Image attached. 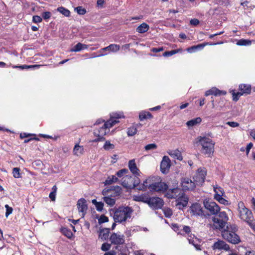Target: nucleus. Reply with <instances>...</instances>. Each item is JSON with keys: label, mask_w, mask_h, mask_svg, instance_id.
<instances>
[{"label": "nucleus", "mask_w": 255, "mask_h": 255, "mask_svg": "<svg viewBox=\"0 0 255 255\" xmlns=\"http://www.w3.org/2000/svg\"><path fill=\"white\" fill-rule=\"evenodd\" d=\"M123 112H115L110 114V118L105 122L102 127L94 129V134L96 136L104 137V136L109 131V128L116 124L119 122L118 120L124 118Z\"/></svg>", "instance_id": "1"}, {"label": "nucleus", "mask_w": 255, "mask_h": 255, "mask_svg": "<svg viewBox=\"0 0 255 255\" xmlns=\"http://www.w3.org/2000/svg\"><path fill=\"white\" fill-rule=\"evenodd\" d=\"M133 212L132 208L128 206H120L110 211V214H113L114 221L119 223L125 222L130 219Z\"/></svg>", "instance_id": "2"}, {"label": "nucleus", "mask_w": 255, "mask_h": 255, "mask_svg": "<svg viewBox=\"0 0 255 255\" xmlns=\"http://www.w3.org/2000/svg\"><path fill=\"white\" fill-rule=\"evenodd\" d=\"M238 228L235 224H228L226 229L222 232L223 239L230 243L234 245L238 244L241 242L240 236L236 233Z\"/></svg>", "instance_id": "3"}, {"label": "nucleus", "mask_w": 255, "mask_h": 255, "mask_svg": "<svg viewBox=\"0 0 255 255\" xmlns=\"http://www.w3.org/2000/svg\"><path fill=\"white\" fill-rule=\"evenodd\" d=\"M194 142L200 143L202 145L201 152L207 157H212L213 156L215 142L211 139L205 136H199L195 139Z\"/></svg>", "instance_id": "4"}, {"label": "nucleus", "mask_w": 255, "mask_h": 255, "mask_svg": "<svg viewBox=\"0 0 255 255\" xmlns=\"http://www.w3.org/2000/svg\"><path fill=\"white\" fill-rule=\"evenodd\" d=\"M238 207L240 209L239 213L241 219L247 222L251 228H254L255 222L252 211L245 207L243 202L239 203Z\"/></svg>", "instance_id": "5"}, {"label": "nucleus", "mask_w": 255, "mask_h": 255, "mask_svg": "<svg viewBox=\"0 0 255 255\" xmlns=\"http://www.w3.org/2000/svg\"><path fill=\"white\" fill-rule=\"evenodd\" d=\"M121 188L119 186H111L107 190L104 189L102 193L104 195H106L107 193L110 192H114V193L111 194L108 196H104L103 198L104 201L108 205L113 206L116 203V200L113 198L112 197H117L120 196L121 192Z\"/></svg>", "instance_id": "6"}, {"label": "nucleus", "mask_w": 255, "mask_h": 255, "mask_svg": "<svg viewBox=\"0 0 255 255\" xmlns=\"http://www.w3.org/2000/svg\"><path fill=\"white\" fill-rule=\"evenodd\" d=\"M216 215V216L212 218L215 228L219 230L224 229L226 224L227 225L228 224L227 222L229 220V217L227 213L225 211H219Z\"/></svg>", "instance_id": "7"}, {"label": "nucleus", "mask_w": 255, "mask_h": 255, "mask_svg": "<svg viewBox=\"0 0 255 255\" xmlns=\"http://www.w3.org/2000/svg\"><path fill=\"white\" fill-rule=\"evenodd\" d=\"M206 171L205 168H199L196 173L193 177L194 181H192V190L196 186H202L205 182L206 176Z\"/></svg>", "instance_id": "8"}, {"label": "nucleus", "mask_w": 255, "mask_h": 255, "mask_svg": "<svg viewBox=\"0 0 255 255\" xmlns=\"http://www.w3.org/2000/svg\"><path fill=\"white\" fill-rule=\"evenodd\" d=\"M192 215L202 219L210 217L209 213L204 210L201 204L197 203H192Z\"/></svg>", "instance_id": "9"}, {"label": "nucleus", "mask_w": 255, "mask_h": 255, "mask_svg": "<svg viewBox=\"0 0 255 255\" xmlns=\"http://www.w3.org/2000/svg\"><path fill=\"white\" fill-rule=\"evenodd\" d=\"M203 205L205 208L210 212V216L217 215L221 209L216 202L209 199H204Z\"/></svg>", "instance_id": "10"}, {"label": "nucleus", "mask_w": 255, "mask_h": 255, "mask_svg": "<svg viewBox=\"0 0 255 255\" xmlns=\"http://www.w3.org/2000/svg\"><path fill=\"white\" fill-rule=\"evenodd\" d=\"M110 241L111 244L116 245L114 249L119 251H121V248L118 245H121L125 244V236L123 235H119L117 233H112L110 237Z\"/></svg>", "instance_id": "11"}, {"label": "nucleus", "mask_w": 255, "mask_h": 255, "mask_svg": "<svg viewBox=\"0 0 255 255\" xmlns=\"http://www.w3.org/2000/svg\"><path fill=\"white\" fill-rule=\"evenodd\" d=\"M183 193L184 191L178 187V186L173 187L168 189L165 194V196L168 199H177Z\"/></svg>", "instance_id": "12"}, {"label": "nucleus", "mask_w": 255, "mask_h": 255, "mask_svg": "<svg viewBox=\"0 0 255 255\" xmlns=\"http://www.w3.org/2000/svg\"><path fill=\"white\" fill-rule=\"evenodd\" d=\"M164 205L163 200L159 197H151L149 206L153 209H161Z\"/></svg>", "instance_id": "13"}, {"label": "nucleus", "mask_w": 255, "mask_h": 255, "mask_svg": "<svg viewBox=\"0 0 255 255\" xmlns=\"http://www.w3.org/2000/svg\"><path fill=\"white\" fill-rule=\"evenodd\" d=\"M151 191L165 192L168 189V185L165 182H154V184L150 185Z\"/></svg>", "instance_id": "14"}, {"label": "nucleus", "mask_w": 255, "mask_h": 255, "mask_svg": "<svg viewBox=\"0 0 255 255\" xmlns=\"http://www.w3.org/2000/svg\"><path fill=\"white\" fill-rule=\"evenodd\" d=\"M170 162V160L168 156H164L163 157L160 163V171L162 173L166 174L168 172L171 166Z\"/></svg>", "instance_id": "15"}, {"label": "nucleus", "mask_w": 255, "mask_h": 255, "mask_svg": "<svg viewBox=\"0 0 255 255\" xmlns=\"http://www.w3.org/2000/svg\"><path fill=\"white\" fill-rule=\"evenodd\" d=\"M77 206L79 212L82 214V218H84L88 209V205L86 200L83 198L79 199L77 201Z\"/></svg>", "instance_id": "16"}, {"label": "nucleus", "mask_w": 255, "mask_h": 255, "mask_svg": "<svg viewBox=\"0 0 255 255\" xmlns=\"http://www.w3.org/2000/svg\"><path fill=\"white\" fill-rule=\"evenodd\" d=\"M213 250H225L229 251L230 250V246L225 242L219 240L215 242L212 247Z\"/></svg>", "instance_id": "17"}, {"label": "nucleus", "mask_w": 255, "mask_h": 255, "mask_svg": "<svg viewBox=\"0 0 255 255\" xmlns=\"http://www.w3.org/2000/svg\"><path fill=\"white\" fill-rule=\"evenodd\" d=\"M189 199L187 196L185 195L184 192L182 193L177 199V205L178 206L179 209H183L184 207H186Z\"/></svg>", "instance_id": "18"}, {"label": "nucleus", "mask_w": 255, "mask_h": 255, "mask_svg": "<svg viewBox=\"0 0 255 255\" xmlns=\"http://www.w3.org/2000/svg\"><path fill=\"white\" fill-rule=\"evenodd\" d=\"M227 94V92L224 90H220L216 87H212L211 89L207 90L205 95L206 96H209L210 95H214L215 96L225 95Z\"/></svg>", "instance_id": "19"}, {"label": "nucleus", "mask_w": 255, "mask_h": 255, "mask_svg": "<svg viewBox=\"0 0 255 255\" xmlns=\"http://www.w3.org/2000/svg\"><path fill=\"white\" fill-rule=\"evenodd\" d=\"M128 166L130 172L135 176H139V170L136 166L134 159L130 160L128 161Z\"/></svg>", "instance_id": "20"}, {"label": "nucleus", "mask_w": 255, "mask_h": 255, "mask_svg": "<svg viewBox=\"0 0 255 255\" xmlns=\"http://www.w3.org/2000/svg\"><path fill=\"white\" fill-rule=\"evenodd\" d=\"M181 185L183 191H188L191 187V180L189 178H182L181 179Z\"/></svg>", "instance_id": "21"}, {"label": "nucleus", "mask_w": 255, "mask_h": 255, "mask_svg": "<svg viewBox=\"0 0 255 255\" xmlns=\"http://www.w3.org/2000/svg\"><path fill=\"white\" fill-rule=\"evenodd\" d=\"M239 90L244 95H248L251 94L252 88L250 85L241 84L239 85Z\"/></svg>", "instance_id": "22"}, {"label": "nucleus", "mask_w": 255, "mask_h": 255, "mask_svg": "<svg viewBox=\"0 0 255 255\" xmlns=\"http://www.w3.org/2000/svg\"><path fill=\"white\" fill-rule=\"evenodd\" d=\"M110 233V229L104 228L101 229L99 233V238L103 241H106L108 240Z\"/></svg>", "instance_id": "23"}, {"label": "nucleus", "mask_w": 255, "mask_h": 255, "mask_svg": "<svg viewBox=\"0 0 255 255\" xmlns=\"http://www.w3.org/2000/svg\"><path fill=\"white\" fill-rule=\"evenodd\" d=\"M87 48V45L79 42L76 44L72 49H71L70 51L77 52H79L82 50L86 49Z\"/></svg>", "instance_id": "24"}, {"label": "nucleus", "mask_w": 255, "mask_h": 255, "mask_svg": "<svg viewBox=\"0 0 255 255\" xmlns=\"http://www.w3.org/2000/svg\"><path fill=\"white\" fill-rule=\"evenodd\" d=\"M149 28V25L145 22L142 23L136 28V31L140 33L147 32Z\"/></svg>", "instance_id": "25"}, {"label": "nucleus", "mask_w": 255, "mask_h": 255, "mask_svg": "<svg viewBox=\"0 0 255 255\" xmlns=\"http://www.w3.org/2000/svg\"><path fill=\"white\" fill-rule=\"evenodd\" d=\"M60 232L63 235L66 236L68 239H71L73 236L71 231L67 228H61L60 229Z\"/></svg>", "instance_id": "26"}, {"label": "nucleus", "mask_w": 255, "mask_h": 255, "mask_svg": "<svg viewBox=\"0 0 255 255\" xmlns=\"http://www.w3.org/2000/svg\"><path fill=\"white\" fill-rule=\"evenodd\" d=\"M84 152V148L82 146H80L77 144L75 145L73 149V153L74 155L79 156L82 154Z\"/></svg>", "instance_id": "27"}, {"label": "nucleus", "mask_w": 255, "mask_h": 255, "mask_svg": "<svg viewBox=\"0 0 255 255\" xmlns=\"http://www.w3.org/2000/svg\"><path fill=\"white\" fill-rule=\"evenodd\" d=\"M152 118V116L149 112L142 111L140 113L139 115V118L140 121H143L147 119H151Z\"/></svg>", "instance_id": "28"}, {"label": "nucleus", "mask_w": 255, "mask_h": 255, "mask_svg": "<svg viewBox=\"0 0 255 255\" xmlns=\"http://www.w3.org/2000/svg\"><path fill=\"white\" fill-rule=\"evenodd\" d=\"M57 11L63 14L66 17H69L70 16V11L67 8L63 6L58 7L57 8Z\"/></svg>", "instance_id": "29"}, {"label": "nucleus", "mask_w": 255, "mask_h": 255, "mask_svg": "<svg viewBox=\"0 0 255 255\" xmlns=\"http://www.w3.org/2000/svg\"><path fill=\"white\" fill-rule=\"evenodd\" d=\"M169 154L174 158L177 159L179 160H181L182 159L181 154L178 150L171 151Z\"/></svg>", "instance_id": "30"}, {"label": "nucleus", "mask_w": 255, "mask_h": 255, "mask_svg": "<svg viewBox=\"0 0 255 255\" xmlns=\"http://www.w3.org/2000/svg\"><path fill=\"white\" fill-rule=\"evenodd\" d=\"M118 181V178L115 175L109 176L105 180V185H110L112 183H116Z\"/></svg>", "instance_id": "31"}, {"label": "nucleus", "mask_w": 255, "mask_h": 255, "mask_svg": "<svg viewBox=\"0 0 255 255\" xmlns=\"http://www.w3.org/2000/svg\"><path fill=\"white\" fill-rule=\"evenodd\" d=\"M127 178L131 179V176L127 175L126 177H123L122 178V185L124 187H125L127 189H131V184H129L128 182L126 181Z\"/></svg>", "instance_id": "32"}, {"label": "nucleus", "mask_w": 255, "mask_h": 255, "mask_svg": "<svg viewBox=\"0 0 255 255\" xmlns=\"http://www.w3.org/2000/svg\"><path fill=\"white\" fill-rule=\"evenodd\" d=\"M252 44V41L249 39H241L238 41L237 44L240 46H248Z\"/></svg>", "instance_id": "33"}, {"label": "nucleus", "mask_w": 255, "mask_h": 255, "mask_svg": "<svg viewBox=\"0 0 255 255\" xmlns=\"http://www.w3.org/2000/svg\"><path fill=\"white\" fill-rule=\"evenodd\" d=\"M182 225H179L177 224H172V229L177 233V234L182 235L183 233L181 232Z\"/></svg>", "instance_id": "34"}, {"label": "nucleus", "mask_w": 255, "mask_h": 255, "mask_svg": "<svg viewBox=\"0 0 255 255\" xmlns=\"http://www.w3.org/2000/svg\"><path fill=\"white\" fill-rule=\"evenodd\" d=\"M39 67V65H15L13 66V68H19L20 69H30V68H38Z\"/></svg>", "instance_id": "35"}, {"label": "nucleus", "mask_w": 255, "mask_h": 255, "mask_svg": "<svg viewBox=\"0 0 255 255\" xmlns=\"http://www.w3.org/2000/svg\"><path fill=\"white\" fill-rule=\"evenodd\" d=\"M138 176H135L136 178H134V180L133 181V182L130 183L131 184V189H133L135 188L137 189L138 187H139V186L140 184V179L137 177Z\"/></svg>", "instance_id": "36"}, {"label": "nucleus", "mask_w": 255, "mask_h": 255, "mask_svg": "<svg viewBox=\"0 0 255 255\" xmlns=\"http://www.w3.org/2000/svg\"><path fill=\"white\" fill-rule=\"evenodd\" d=\"M138 176H135L136 178H134V180L133 181V182L130 183L131 184V189H133L135 188L137 189L138 187H139V186L140 184V179L137 177Z\"/></svg>", "instance_id": "37"}, {"label": "nucleus", "mask_w": 255, "mask_h": 255, "mask_svg": "<svg viewBox=\"0 0 255 255\" xmlns=\"http://www.w3.org/2000/svg\"><path fill=\"white\" fill-rule=\"evenodd\" d=\"M207 43H203L197 44L196 45L192 46V52H197L198 51L201 50L204 48L205 45H206Z\"/></svg>", "instance_id": "38"}, {"label": "nucleus", "mask_w": 255, "mask_h": 255, "mask_svg": "<svg viewBox=\"0 0 255 255\" xmlns=\"http://www.w3.org/2000/svg\"><path fill=\"white\" fill-rule=\"evenodd\" d=\"M103 148L106 150H110L113 149L115 148V145L111 143L110 141L106 140L103 146Z\"/></svg>", "instance_id": "39"}, {"label": "nucleus", "mask_w": 255, "mask_h": 255, "mask_svg": "<svg viewBox=\"0 0 255 255\" xmlns=\"http://www.w3.org/2000/svg\"><path fill=\"white\" fill-rule=\"evenodd\" d=\"M233 95V100L234 101L237 102L239 100L240 97L244 95L243 93L240 91V92H235L234 90L233 91L232 93Z\"/></svg>", "instance_id": "40"}, {"label": "nucleus", "mask_w": 255, "mask_h": 255, "mask_svg": "<svg viewBox=\"0 0 255 255\" xmlns=\"http://www.w3.org/2000/svg\"><path fill=\"white\" fill-rule=\"evenodd\" d=\"M180 49H177V50H172L171 51H167L164 52L162 54V56L164 57H169L173 55L174 54H176L178 53L179 51H181Z\"/></svg>", "instance_id": "41"}, {"label": "nucleus", "mask_w": 255, "mask_h": 255, "mask_svg": "<svg viewBox=\"0 0 255 255\" xmlns=\"http://www.w3.org/2000/svg\"><path fill=\"white\" fill-rule=\"evenodd\" d=\"M20 168L18 167H14L12 169V174L15 178H19L21 177L20 173Z\"/></svg>", "instance_id": "42"}, {"label": "nucleus", "mask_w": 255, "mask_h": 255, "mask_svg": "<svg viewBox=\"0 0 255 255\" xmlns=\"http://www.w3.org/2000/svg\"><path fill=\"white\" fill-rule=\"evenodd\" d=\"M75 10L79 15H84L87 12L86 9L81 6L76 7Z\"/></svg>", "instance_id": "43"}, {"label": "nucleus", "mask_w": 255, "mask_h": 255, "mask_svg": "<svg viewBox=\"0 0 255 255\" xmlns=\"http://www.w3.org/2000/svg\"><path fill=\"white\" fill-rule=\"evenodd\" d=\"M109 48H110V51L116 52L120 50V46L119 45L111 44L110 45H109Z\"/></svg>", "instance_id": "44"}, {"label": "nucleus", "mask_w": 255, "mask_h": 255, "mask_svg": "<svg viewBox=\"0 0 255 255\" xmlns=\"http://www.w3.org/2000/svg\"><path fill=\"white\" fill-rule=\"evenodd\" d=\"M137 130L136 128L134 127H130L128 128V131L127 132L128 136H133L136 134Z\"/></svg>", "instance_id": "45"}, {"label": "nucleus", "mask_w": 255, "mask_h": 255, "mask_svg": "<svg viewBox=\"0 0 255 255\" xmlns=\"http://www.w3.org/2000/svg\"><path fill=\"white\" fill-rule=\"evenodd\" d=\"M181 232L183 233L182 235L185 236L186 234H189L191 232V228L189 226L182 225Z\"/></svg>", "instance_id": "46"}, {"label": "nucleus", "mask_w": 255, "mask_h": 255, "mask_svg": "<svg viewBox=\"0 0 255 255\" xmlns=\"http://www.w3.org/2000/svg\"><path fill=\"white\" fill-rule=\"evenodd\" d=\"M128 172V170L126 168H124L122 169H121L119 170L116 173V175L119 177L121 178L124 176V174H126Z\"/></svg>", "instance_id": "47"}, {"label": "nucleus", "mask_w": 255, "mask_h": 255, "mask_svg": "<svg viewBox=\"0 0 255 255\" xmlns=\"http://www.w3.org/2000/svg\"><path fill=\"white\" fill-rule=\"evenodd\" d=\"M151 197L147 193L142 194V202L146 203L148 205Z\"/></svg>", "instance_id": "48"}, {"label": "nucleus", "mask_w": 255, "mask_h": 255, "mask_svg": "<svg viewBox=\"0 0 255 255\" xmlns=\"http://www.w3.org/2000/svg\"><path fill=\"white\" fill-rule=\"evenodd\" d=\"M214 191L215 193L214 196V199L218 201V202L220 201V200L222 198V196H223V195H221L218 193L217 190H216V188L215 187H214Z\"/></svg>", "instance_id": "49"}, {"label": "nucleus", "mask_w": 255, "mask_h": 255, "mask_svg": "<svg viewBox=\"0 0 255 255\" xmlns=\"http://www.w3.org/2000/svg\"><path fill=\"white\" fill-rule=\"evenodd\" d=\"M147 183L146 180L144 181L143 183L140 184L139 186V187L137 188V190H141L143 191H145L147 190V188H148L147 187Z\"/></svg>", "instance_id": "50"}, {"label": "nucleus", "mask_w": 255, "mask_h": 255, "mask_svg": "<svg viewBox=\"0 0 255 255\" xmlns=\"http://www.w3.org/2000/svg\"><path fill=\"white\" fill-rule=\"evenodd\" d=\"M109 221V219L107 217L105 216L104 215H102L100 216V218L98 219V222L100 224H103L106 222H108Z\"/></svg>", "instance_id": "51"}, {"label": "nucleus", "mask_w": 255, "mask_h": 255, "mask_svg": "<svg viewBox=\"0 0 255 255\" xmlns=\"http://www.w3.org/2000/svg\"><path fill=\"white\" fill-rule=\"evenodd\" d=\"M164 214L166 218H170L172 215V211L170 208L164 209L163 210Z\"/></svg>", "instance_id": "52"}, {"label": "nucleus", "mask_w": 255, "mask_h": 255, "mask_svg": "<svg viewBox=\"0 0 255 255\" xmlns=\"http://www.w3.org/2000/svg\"><path fill=\"white\" fill-rule=\"evenodd\" d=\"M157 146L155 143H150L146 145L144 148L146 150H150L155 149L157 148Z\"/></svg>", "instance_id": "53"}, {"label": "nucleus", "mask_w": 255, "mask_h": 255, "mask_svg": "<svg viewBox=\"0 0 255 255\" xmlns=\"http://www.w3.org/2000/svg\"><path fill=\"white\" fill-rule=\"evenodd\" d=\"M111 247V244H109L107 243H105L102 244V247H101V250L103 251L106 252V251H109Z\"/></svg>", "instance_id": "54"}, {"label": "nucleus", "mask_w": 255, "mask_h": 255, "mask_svg": "<svg viewBox=\"0 0 255 255\" xmlns=\"http://www.w3.org/2000/svg\"><path fill=\"white\" fill-rule=\"evenodd\" d=\"M5 208L6 209L5 217H7L10 214L12 213L13 209L12 207H9L7 204L5 205Z\"/></svg>", "instance_id": "55"}, {"label": "nucleus", "mask_w": 255, "mask_h": 255, "mask_svg": "<svg viewBox=\"0 0 255 255\" xmlns=\"http://www.w3.org/2000/svg\"><path fill=\"white\" fill-rule=\"evenodd\" d=\"M96 209L98 211H102L103 207H104V203L102 202H98L95 205Z\"/></svg>", "instance_id": "56"}, {"label": "nucleus", "mask_w": 255, "mask_h": 255, "mask_svg": "<svg viewBox=\"0 0 255 255\" xmlns=\"http://www.w3.org/2000/svg\"><path fill=\"white\" fill-rule=\"evenodd\" d=\"M202 122V119L200 117H198L195 119H192V126H196L200 124Z\"/></svg>", "instance_id": "57"}, {"label": "nucleus", "mask_w": 255, "mask_h": 255, "mask_svg": "<svg viewBox=\"0 0 255 255\" xmlns=\"http://www.w3.org/2000/svg\"><path fill=\"white\" fill-rule=\"evenodd\" d=\"M51 13L49 11H44L42 13V17L44 19H48L51 17Z\"/></svg>", "instance_id": "58"}, {"label": "nucleus", "mask_w": 255, "mask_h": 255, "mask_svg": "<svg viewBox=\"0 0 255 255\" xmlns=\"http://www.w3.org/2000/svg\"><path fill=\"white\" fill-rule=\"evenodd\" d=\"M42 18L38 15H34L32 17V21L34 23H39L42 21Z\"/></svg>", "instance_id": "59"}, {"label": "nucleus", "mask_w": 255, "mask_h": 255, "mask_svg": "<svg viewBox=\"0 0 255 255\" xmlns=\"http://www.w3.org/2000/svg\"><path fill=\"white\" fill-rule=\"evenodd\" d=\"M30 136H35V134L27 133H26V132H23V133H21L20 134V136H20V138L23 139L24 138L28 137H29Z\"/></svg>", "instance_id": "60"}, {"label": "nucleus", "mask_w": 255, "mask_h": 255, "mask_svg": "<svg viewBox=\"0 0 255 255\" xmlns=\"http://www.w3.org/2000/svg\"><path fill=\"white\" fill-rule=\"evenodd\" d=\"M226 124L232 128H236L239 126V124L236 122H228Z\"/></svg>", "instance_id": "61"}, {"label": "nucleus", "mask_w": 255, "mask_h": 255, "mask_svg": "<svg viewBox=\"0 0 255 255\" xmlns=\"http://www.w3.org/2000/svg\"><path fill=\"white\" fill-rule=\"evenodd\" d=\"M147 183V187L149 190L151 191V189L150 187V185L154 184V182H153V180H152V178L150 177H148L147 179L145 180Z\"/></svg>", "instance_id": "62"}, {"label": "nucleus", "mask_w": 255, "mask_h": 255, "mask_svg": "<svg viewBox=\"0 0 255 255\" xmlns=\"http://www.w3.org/2000/svg\"><path fill=\"white\" fill-rule=\"evenodd\" d=\"M253 143L250 142L248 144L247 147H246V155L247 156L249 155L250 149L253 147Z\"/></svg>", "instance_id": "63"}, {"label": "nucleus", "mask_w": 255, "mask_h": 255, "mask_svg": "<svg viewBox=\"0 0 255 255\" xmlns=\"http://www.w3.org/2000/svg\"><path fill=\"white\" fill-rule=\"evenodd\" d=\"M219 202L224 205H228L230 204V202L223 197H222V198L220 200V201H219Z\"/></svg>", "instance_id": "64"}]
</instances>
